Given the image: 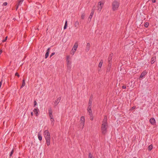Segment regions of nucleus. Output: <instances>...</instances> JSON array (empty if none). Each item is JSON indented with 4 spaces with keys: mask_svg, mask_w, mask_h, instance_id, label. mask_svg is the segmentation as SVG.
<instances>
[{
    "mask_svg": "<svg viewBox=\"0 0 158 158\" xmlns=\"http://www.w3.org/2000/svg\"><path fill=\"white\" fill-rule=\"evenodd\" d=\"M107 117L106 116H105L102 121V126L101 127L102 132V133L103 134H105L106 132V130L107 127Z\"/></svg>",
    "mask_w": 158,
    "mask_h": 158,
    "instance_id": "1",
    "label": "nucleus"
},
{
    "mask_svg": "<svg viewBox=\"0 0 158 158\" xmlns=\"http://www.w3.org/2000/svg\"><path fill=\"white\" fill-rule=\"evenodd\" d=\"M120 3L119 1L114 0L112 3V9L113 11L117 10L119 6Z\"/></svg>",
    "mask_w": 158,
    "mask_h": 158,
    "instance_id": "2",
    "label": "nucleus"
},
{
    "mask_svg": "<svg viewBox=\"0 0 158 158\" xmlns=\"http://www.w3.org/2000/svg\"><path fill=\"white\" fill-rule=\"evenodd\" d=\"M104 4L103 2H99L98 3L97 6V10L98 12H100L101 11L103 6Z\"/></svg>",
    "mask_w": 158,
    "mask_h": 158,
    "instance_id": "3",
    "label": "nucleus"
},
{
    "mask_svg": "<svg viewBox=\"0 0 158 158\" xmlns=\"http://www.w3.org/2000/svg\"><path fill=\"white\" fill-rule=\"evenodd\" d=\"M85 122V119L84 116H82L80 118V126L81 127L82 129L84 126Z\"/></svg>",
    "mask_w": 158,
    "mask_h": 158,
    "instance_id": "4",
    "label": "nucleus"
},
{
    "mask_svg": "<svg viewBox=\"0 0 158 158\" xmlns=\"http://www.w3.org/2000/svg\"><path fill=\"white\" fill-rule=\"evenodd\" d=\"M78 46V43L77 42L75 43L73 47L71 52V54L73 55L76 50Z\"/></svg>",
    "mask_w": 158,
    "mask_h": 158,
    "instance_id": "5",
    "label": "nucleus"
},
{
    "mask_svg": "<svg viewBox=\"0 0 158 158\" xmlns=\"http://www.w3.org/2000/svg\"><path fill=\"white\" fill-rule=\"evenodd\" d=\"M44 135L45 139H51L50 134L48 130L44 132Z\"/></svg>",
    "mask_w": 158,
    "mask_h": 158,
    "instance_id": "6",
    "label": "nucleus"
},
{
    "mask_svg": "<svg viewBox=\"0 0 158 158\" xmlns=\"http://www.w3.org/2000/svg\"><path fill=\"white\" fill-rule=\"evenodd\" d=\"M61 97H60L58 98L55 101L54 103V107H56L58 104L61 100Z\"/></svg>",
    "mask_w": 158,
    "mask_h": 158,
    "instance_id": "7",
    "label": "nucleus"
},
{
    "mask_svg": "<svg viewBox=\"0 0 158 158\" xmlns=\"http://www.w3.org/2000/svg\"><path fill=\"white\" fill-rule=\"evenodd\" d=\"M113 56V54H110L108 58V63H109L111 64L112 60V57Z\"/></svg>",
    "mask_w": 158,
    "mask_h": 158,
    "instance_id": "8",
    "label": "nucleus"
},
{
    "mask_svg": "<svg viewBox=\"0 0 158 158\" xmlns=\"http://www.w3.org/2000/svg\"><path fill=\"white\" fill-rule=\"evenodd\" d=\"M50 50V48H48L46 51V52L45 55V58L46 59L48 58L49 55V52Z\"/></svg>",
    "mask_w": 158,
    "mask_h": 158,
    "instance_id": "9",
    "label": "nucleus"
},
{
    "mask_svg": "<svg viewBox=\"0 0 158 158\" xmlns=\"http://www.w3.org/2000/svg\"><path fill=\"white\" fill-rule=\"evenodd\" d=\"M156 60V56H153L151 59V63L152 64H153Z\"/></svg>",
    "mask_w": 158,
    "mask_h": 158,
    "instance_id": "10",
    "label": "nucleus"
},
{
    "mask_svg": "<svg viewBox=\"0 0 158 158\" xmlns=\"http://www.w3.org/2000/svg\"><path fill=\"white\" fill-rule=\"evenodd\" d=\"M147 74V72L146 71H143L141 74L140 76V77L141 78H142L143 77H144L146 74Z\"/></svg>",
    "mask_w": 158,
    "mask_h": 158,
    "instance_id": "11",
    "label": "nucleus"
},
{
    "mask_svg": "<svg viewBox=\"0 0 158 158\" xmlns=\"http://www.w3.org/2000/svg\"><path fill=\"white\" fill-rule=\"evenodd\" d=\"M90 46V44L89 43H88L87 44L86 47V51H89V48Z\"/></svg>",
    "mask_w": 158,
    "mask_h": 158,
    "instance_id": "12",
    "label": "nucleus"
},
{
    "mask_svg": "<svg viewBox=\"0 0 158 158\" xmlns=\"http://www.w3.org/2000/svg\"><path fill=\"white\" fill-rule=\"evenodd\" d=\"M150 122L152 124H154L156 123L155 119L153 118H152L150 119Z\"/></svg>",
    "mask_w": 158,
    "mask_h": 158,
    "instance_id": "13",
    "label": "nucleus"
},
{
    "mask_svg": "<svg viewBox=\"0 0 158 158\" xmlns=\"http://www.w3.org/2000/svg\"><path fill=\"white\" fill-rule=\"evenodd\" d=\"M111 66V64L109 63L108 64V67L107 69V72H109L110 70V68Z\"/></svg>",
    "mask_w": 158,
    "mask_h": 158,
    "instance_id": "14",
    "label": "nucleus"
},
{
    "mask_svg": "<svg viewBox=\"0 0 158 158\" xmlns=\"http://www.w3.org/2000/svg\"><path fill=\"white\" fill-rule=\"evenodd\" d=\"M46 141V143L48 146H49L50 144V139H45Z\"/></svg>",
    "mask_w": 158,
    "mask_h": 158,
    "instance_id": "15",
    "label": "nucleus"
},
{
    "mask_svg": "<svg viewBox=\"0 0 158 158\" xmlns=\"http://www.w3.org/2000/svg\"><path fill=\"white\" fill-rule=\"evenodd\" d=\"M39 111V110L37 108H35L33 110V112L35 113L36 115H38V111Z\"/></svg>",
    "mask_w": 158,
    "mask_h": 158,
    "instance_id": "16",
    "label": "nucleus"
},
{
    "mask_svg": "<svg viewBox=\"0 0 158 158\" xmlns=\"http://www.w3.org/2000/svg\"><path fill=\"white\" fill-rule=\"evenodd\" d=\"M103 62V60H101L99 63V64H98V67L101 68V67L102 66V64Z\"/></svg>",
    "mask_w": 158,
    "mask_h": 158,
    "instance_id": "17",
    "label": "nucleus"
},
{
    "mask_svg": "<svg viewBox=\"0 0 158 158\" xmlns=\"http://www.w3.org/2000/svg\"><path fill=\"white\" fill-rule=\"evenodd\" d=\"M48 114H52V109L51 108H49L48 109Z\"/></svg>",
    "mask_w": 158,
    "mask_h": 158,
    "instance_id": "18",
    "label": "nucleus"
},
{
    "mask_svg": "<svg viewBox=\"0 0 158 158\" xmlns=\"http://www.w3.org/2000/svg\"><path fill=\"white\" fill-rule=\"evenodd\" d=\"M25 85V81L24 79H23V80L22 84V86H21V88H23V86H24Z\"/></svg>",
    "mask_w": 158,
    "mask_h": 158,
    "instance_id": "19",
    "label": "nucleus"
},
{
    "mask_svg": "<svg viewBox=\"0 0 158 158\" xmlns=\"http://www.w3.org/2000/svg\"><path fill=\"white\" fill-rule=\"evenodd\" d=\"M38 137L40 141H41L42 140V137L41 134H40V133H39L38 135Z\"/></svg>",
    "mask_w": 158,
    "mask_h": 158,
    "instance_id": "20",
    "label": "nucleus"
},
{
    "mask_svg": "<svg viewBox=\"0 0 158 158\" xmlns=\"http://www.w3.org/2000/svg\"><path fill=\"white\" fill-rule=\"evenodd\" d=\"M92 98H90L89 99V103H88V106H89V105L92 106Z\"/></svg>",
    "mask_w": 158,
    "mask_h": 158,
    "instance_id": "21",
    "label": "nucleus"
},
{
    "mask_svg": "<svg viewBox=\"0 0 158 158\" xmlns=\"http://www.w3.org/2000/svg\"><path fill=\"white\" fill-rule=\"evenodd\" d=\"M152 145L151 144L148 147V149L149 151H151L152 148Z\"/></svg>",
    "mask_w": 158,
    "mask_h": 158,
    "instance_id": "22",
    "label": "nucleus"
},
{
    "mask_svg": "<svg viewBox=\"0 0 158 158\" xmlns=\"http://www.w3.org/2000/svg\"><path fill=\"white\" fill-rule=\"evenodd\" d=\"M67 20H66L65 24L64 25V29H65L66 28L67 26Z\"/></svg>",
    "mask_w": 158,
    "mask_h": 158,
    "instance_id": "23",
    "label": "nucleus"
},
{
    "mask_svg": "<svg viewBox=\"0 0 158 158\" xmlns=\"http://www.w3.org/2000/svg\"><path fill=\"white\" fill-rule=\"evenodd\" d=\"M67 20H66L65 24L64 25V29H65L66 28L67 26Z\"/></svg>",
    "mask_w": 158,
    "mask_h": 158,
    "instance_id": "24",
    "label": "nucleus"
},
{
    "mask_svg": "<svg viewBox=\"0 0 158 158\" xmlns=\"http://www.w3.org/2000/svg\"><path fill=\"white\" fill-rule=\"evenodd\" d=\"M88 111L89 113V114L90 116L92 117V116L93 115V114L92 110H88Z\"/></svg>",
    "mask_w": 158,
    "mask_h": 158,
    "instance_id": "25",
    "label": "nucleus"
},
{
    "mask_svg": "<svg viewBox=\"0 0 158 158\" xmlns=\"http://www.w3.org/2000/svg\"><path fill=\"white\" fill-rule=\"evenodd\" d=\"M79 25V22L78 21H76L75 23V27H76L77 28V27Z\"/></svg>",
    "mask_w": 158,
    "mask_h": 158,
    "instance_id": "26",
    "label": "nucleus"
},
{
    "mask_svg": "<svg viewBox=\"0 0 158 158\" xmlns=\"http://www.w3.org/2000/svg\"><path fill=\"white\" fill-rule=\"evenodd\" d=\"M88 158H94V157L93 156V155L90 153H89V157Z\"/></svg>",
    "mask_w": 158,
    "mask_h": 158,
    "instance_id": "27",
    "label": "nucleus"
},
{
    "mask_svg": "<svg viewBox=\"0 0 158 158\" xmlns=\"http://www.w3.org/2000/svg\"><path fill=\"white\" fill-rule=\"evenodd\" d=\"M69 56H67V64L68 66L69 64Z\"/></svg>",
    "mask_w": 158,
    "mask_h": 158,
    "instance_id": "28",
    "label": "nucleus"
},
{
    "mask_svg": "<svg viewBox=\"0 0 158 158\" xmlns=\"http://www.w3.org/2000/svg\"><path fill=\"white\" fill-rule=\"evenodd\" d=\"M148 25H149V23L148 22H146L144 24V26L146 27H148Z\"/></svg>",
    "mask_w": 158,
    "mask_h": 158,
    "instance_id": "29",
    "label": "nucleus"
},
{
    "mask_svg": "<svg viewBox=\"0 0 158 158\" xmlns=\"http://www.w3.org/2000/svg\"><path fill=\"white\" fill-rule=\"evenodd\" d=\"M91 107L92 106H88L87 108V110H91Z\"/></svg>",
    "mask_w": 158,
    "mask_h": 158,
    "instance_id": "30",
    "label": "nucleus"
},
{
    "mask_svg": "<svg viewBox=\"0 0 158 158\" xmlns=\"http://www.w3.org/2000/svg\"><path fill=\"white\" fill-rule=\"evenodd\" d=\"M94 10H92V11L91 12L90 15H91V16H93V15H94Z\"/></svg>",
    "mask_w": 158,
    "mask_h": 158,
    "instance_id": "31",
    "label": "nucleus"
},
{
    "mask_svg": "<svg viewBox=\"0 0 158 158\" xmlns=\"http://www.w3.org/2000/svg\"><path fill=\"white\" fill-rule=\"evenodd\" d=\"M50 119H52L53 118V116L52 114L49 115Z\"/></svg>",
    "mask_w": 158,
    "mask_h": 158,
    "instance_id": "32",
    "label": "nucleus"
},
{
    "mask_svg": "<svg viewBox=\"0 0 158 158\" xmlns=\"http://www.w3.org/2000/svg\"><path fill=\"white\" fill-rule=\"evenodd\" d=\"M7 3L6 2H4L2 4V6H7Z\"/></svg>",
    "mask_w": 158,
    "mask_h": 158,
    "instance_id": "33",
    "label": "nucleus"
},
{
    "mask_svg": "<svg viewBox=\"0 0 158 158\" xmlns=\"http://www.w3.org/2000/svg\"><path fill=\"white\" fill-rule=\"evenodd\" d=\"M7 36L4 39L2 40V42H6L7 40Z\"/></svg>",
    "mask_w": 158,
    "mask_h": 158,
    "instance_id": "34",
    "label": "nucleus"
},
{
    "mask_svg": "<svg viewBox=\"0 0 158 158\" xmlns=\"http://www.w3.org/2000/svg\"><path fill=\"white\" fill-rule=\"evenodd\" d=\"M37 105V103L36 102V101L35 100L34 102V107H35Z\"/></svg>",
    "mask_w": 158,
    "mask_h": 158,
    "instance_id": "35",
    "label": "nucleus"
},
{
    "mask_svg": "<svg viewBox=\"0 0 158 158\" xmlns=\"http://www.w3.org/2000/svg\"><path fill=\"white\" fill-rule=\"evenodd\" d=\"M13 152H14V151L13 150H12L10 153V156H12V155L13 154Z\"/></svg>",
    "mask_w": 158,
    "mask_h": 158,
    "instance_id": "36",
    "label": "nucleus"
},
{
    "mask_svg": "<svg viewBox=\"0 0 158 158\" xmlns=\"http://www.w3.org/2000/svg\"><path fill=\"white\" fill-rule=\"evenodd\" d=\"M85 16V15L84 14H82L81 16V18L82 19H84Z\"/></svg>",
    "mask_w": 158,
    "mask_h": 158,
    "instance_id": "37",
    "label": "nucleus"
},
{
    "mask_svg": "<svg viewBox=\"0 0 158 158\" xmlns=\"http://www.w3.org/2000/svg\"><path fill=\"white\" fill-rule=\"evenodd\" d=\"M55 54V52L52 53L51 55H50V57L51 58V57H52L53 55H54Z\"/></svg>",
    "mask_w": 158,
    "mask_h": 158,
    "instance_id": "38",
    "label": "nucleus"
},
{
    "mask_svg": "<svg viewBox=\"0 0 158 158\" xmlns=\"http://www.w3.org/2000/svg\"><path fill=\"white\" fill-rule=\"evenodd\" d=\"M92 16H91V15H89V18H88V19L89 20V19H90V21L91 20V18H92Z\"/></svg>",
    "mask_w": 158,
    "mask_h": 158,
    "instance_id": "39",
    "label": "nucleus"
},
{
    "mask_svg": "<svg viewBox=\"0 0 158 158\" xmlns=\"http://www.w3.org/2000/svg\"><path fill=\"white\" fill-rule=\"evenodd\" d=\"M15 76H17L18 77H19V75L18 73H16L15 74Z\"/></svg>",
    "mask_w": 158,
    "mask_h": 158,
    "instance_id": "40",
    "label": "nucleus"
},
{
    "mask_svg": "<svg viewBox=\"0 0 158 158\" xmlns=\"http://www.w3.org/2000/svg\"><path fill=\"white\" fill-rule=\"evenodd\" d=\"M50 121L51 122L53 123V122H54V120L53 118H52V119H50Z\"/></svg>",
    "mask_w": 158,
    "mask_h": 158,
    "instance_id": "41",
    "label": "nucleus"
},
{
    "mask_svg": "<svg viewBox=\"0 0 158 158\" xmlns=\"http://www.w3.org/2000/svg\"><path fill=\"white\" fill-rule=\"evenodd\" d=\"M122 88H123V89H126V86H125V85H123V86H122Z\"/></svg>",
    "mask_w": 158,
    "mask_h": 158,
    "instance_id": "42",
    "label": "nucleus"
},
{
    "mask_svg": "<svg viewBox=\"0 0 158 158\" xmlns=\"http://www.w3.org/2000/svg\"><path fill=\"white\" fill-rule=\"evenodd\" d=\"M90 119L91 120H92L93 119V116L92 117L90 116Z\"/></svg>",
    "mask_w": 158,
    "mask_h": 158,
    "instance_id": "43",
    "label": "nucleus"
},
{
    "mask_svg": "<svg viewBox=\"0 0 158 158\" xmlns=\"http://www.w3.org/2000/svg\"><path fill=\"white\" fill-rule=\"evenodd\" d=\"M152 2L153 3H155L156 2V0H152Z\"/></svg>",
    "mask_w": 158,
    "mask_h": 158,
    "instance_id": "44",
    "label": "nucleus"
},
{
    "mask_svg": "<svg viewBox=\"0 0 158 158\" xmlns=\"http://www.w3.org/2000/svg\"><path fill=\"white\" fill-rule=\"evenodd\" d=\"M135 106H133L131 108V109L133 110V109H135Z\"/></svg>",
    "mask_w": 158,
    "mask_h": 158,
    "instance_id": "45",
    "label": "nucleus"
},
{
    "mask_svg": "<svg viewBox=\"0 0 158 158\" xmlns=\"http://www.w3.org/2000/svg\"><path fill=\"white\" fill-rule=\"evenodd\" d=\"M31 116H33V112H31Z\"/></svg>",
    "mask_w": 158,
    "mask_h": 158,
    "instance_id": "46",
    "label": "nucleus"
},
{
    "mask_svg": "<svg viewBox=\"0 0 158 158\" xmlns=\"http://www.w3.org/2000/svg\"><path fill=\"white\" fill-rule=\"evenodd\" d=\"M54 122H53H53H51V124L53 126V125H54Z\"/></svg>",
    "mask_w": 158,
    "mask_h": 158,
    "instance_id": "47",
    "label": "nucleus"
},
{
    "mask_svg": "<svg viewBox=\"0 0 158 158\" xmlns=\"http://www.w3.org/2000/svg\"><path fill=\"white\" fill-rule=\"evenodd\" d=\"M22 2H23V1H20L19 2V3H22Z\"/></svg>",
    "mask_w": 158,
    "mask_h": 158,
    "instance_id": "48",
    "label": "nucleus"
},
{
    "mask_svg": "<svg viewBox=\"0 0 158 158\" xmlns=\"http://www.w3.org/2000/svg\"><path fill=\"white\" fill-rule=\"evenodd\" d=\"M18 8V7H17L16 9H17Z\"/></svg>",
    "mask_w": 158,
    "mask_h": 158,
    "instance_id": "49",
    "label": "nucleus"
}]
</instances>
